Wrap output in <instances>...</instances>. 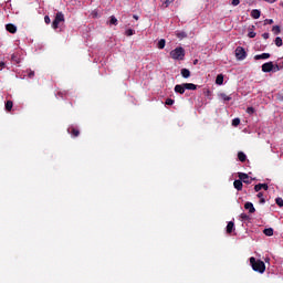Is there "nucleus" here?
<instances>
[{"instance_id": "1", "label": "nucleus", "mask_w": 283, "mask_h": 283, "mask_svg": "<svg viewBox=\"0 0 283 283\" xmlns=\"http://www.w3.org/2000/svg\"><path fill=\"white\" fill-rule=\"evenodd\" d=\"M250 264L256 273H264L266 271V264L262 260H256L255 256L250 258Z\"/></svg>"}, {"instance_id": "2", "label": "nucleus", "mask_w": 283, "mask_h": 283, "mask_svg": "<svg viewBox=\"0 0 283 283\" xmlns=\"http://www.w3.org/2000/svg\"><path fill=\"white\" fill-rule=\"evenodd\" d=\"M170 56L175 61H185V49L182 46H178L170 51Z\"/></svg>"}, {"instance_id": "3", "label": "nucleus", "mask_w": 283, "mask_h": 283, "mask_svg": "<svg viewBox=\"0 0 283 283\" xmlns=\"http://www.w3.org/2000/svg\"><path fill=\"white\" fill-rule=\"evenodd\" d=\"M61 23H65V14H63V12L59 11L56 14H55V18L52 22V28L54 30H59V25H61Z\"/></svg>"}, {"instance_id": "4", "label": "nucleus", "mask_w": 283, "mask_h": 283, "mask_svg": "<svg viewBox=\"0 0 283 283\" xmlns=\"http://www.w3.org/2000/svg\"><path fill=\"white\" fill-rule=\"evenodd\" d=\"M235 59L238 61H244V59H247V51L244 50V48L238 46L235 49Z\"/></svg>"}, {"instance_id": "5", "label": "nucleus", "mask_w": 283, "mask_h": 283, "mask_svg": "<svg viewBox=\"0 0 283 283\" xmlns=\"http://www.w3.org/2000/svg\"><path fill=\"white\" fill-rule=\"evenodd\" d=\"M238 178L245 185H251L253 182V178L249 177L247 172H238Z\"/></svg>"}, {"instance_id": "6", "label": "nucleus", "mask_w": 283, "mask_h": 283, "mask_svg": "<svg viewBox=\"0 0 283 283\" xmlns=\"http://www.w3.org/2000/svg\"><path fill=\"white\" fill-rule=\"evenodd\" d=\"M274 65L273 62H266L262 65V72L269 73L273 72Z\"/></svg>"}, {"instance_id": "7", "label": "nucleus", "mask_w": 283, "mask_h": 283, "mask_svg": "<svg viewBox=\"0 0 283 283\" xmlns=\"http://www.w3.org/2000/svg\"><path fill=\"white\" fill-rule=\"evenodd\" d=\"M67 132L71 134L72 138H78V136H81V132L77 128L70 127Z\"/></svg>"}, {"instance_id": "8", "label": "nucleus", "mask_w": 283, "mask_h": 283, "mask_svg": "<svg viewBox=\"0 0 283 283\" xmlns=\"http://www.w3.org/2000/svg\"><path fill=\"white\" fill-rule=\"evenodd\" d=\"M264 189V191H269V185L266 184H258L254 186V191L260 192Z\"/></svg>"}, {"instance_id": "9", "label": "nucleus", "mask_w": 283, "mask_h": 283, "mask_svg": "<svg viewBox=\"0 0 283 283\" xmlns=\"http://www.w3.org/2000/svg\"><path fill=\"white\" fill-rule=\"evenodd\" d=\"M7 32H10V34H17V25L9 23L6 25Z\"/></svg>"}, {"instance_id": "10", "label": "nucleus", "mask_w": 283, "mask_h": 283, "mask_svg": "<svg viewBox=\"0 0 283 283\" xmlns=\"http://www.w3.org/2000/svg\"><path fill=\"white\" fill-rule=\"evenodd\" d=\"M266 59H271L270 53H262V54H258L254 56L255 61H262V60H266Z\"/></svg>"}, {"instance_id": "11", "label": "nucleus", "mask_w": 283, "mask_h": 283, "mask_svg": "<svg viewBox=\"0 0 283 283\" xmlns=\"http://www.w3.org/2000/svg\"><path fill=\"white\" fill-rule=\"evenodd\" d=\"M242 182L243 181L240 179L234 180L233 187H234V189H237V191H242V187H244V185Z\"/></svg>"}, {"instance_id": "12", "label": "nucleus", "mask_w": 283, "mask_h": 283, "mask_svg": "<svg viewBox=\"0 0 283 283\" xmlns=\"http://www.w3.org/2000/svg\"><path fill=\"white\" fill-rule=\"evenodd\" d=\"M185 90H186L185 84H177L175 86V92L177 94H185Z\"/></svg>"}, {"instance_id": "13", "label": "nucleus", "mask_w": 283, "mask_h": 283, "mask_svg": "<svg viewBox=\"0 0 283 283\" xmlns=\"http://www.w3.org/2000/svg\"><path fill=\"white\" fill-rule=\"evenodd\" d=\"M244 209H247L249 211V213H255V207H253V203H251L249 201L245 202Z\"/></svg>"}, {"instance_id": "14", "label": "nucleus", "mask_w": 283, "mask_h": 283, "mask_svg": "<svg viewBox=\"0 0 283 283\" xmlns=\"http://www.w3.org/2000/svg\"><path fill=\"white\" fill-rule=\"evenodd\" d=\"M233 229H235V223H233V221H229L227 226V233H233Z\"/></svg>"}, {"instance_id": "15", "label": "nucleus", "mask_w": 283, "mask_h": 283, "mask_svg": "<svg viewBox=\"0 0 283 283\" xmlns=\"http://www.w3.org/2000/svg\"><path fill=\"white\" fill-rule=\"evenodd\" d=\"M181 76L182 78H189V76H191V71L188 69H181Z\"/></svg>"}, {"instance_id": "16", "label": "nucleus", "mask_w": 283, "mask_h": 283, "mask_svg": "<svg viewBox=\"0 0 283 283\" xmlns=\"http://www.w3.org/2000/svg\"><path fill=\"white\" fill-rule=\"evenodd\" d=\"M184 86L186 87V90H198V85L193 84V83H184Z\"/></svg>"}, {"instance_id": "17", "label": "nucleus", "mask_w": 283, "mask_h": 283, "mask_svg": "<svg viewBox=\"0 0 283 283\" xmlns=\"http://www.w3.org/2000/svg\"><path fill=\"white\" fill-rule=\"evenodd\" d=\"M238 159L240 160V163H247V154H244L243 151H239Z\"/></svg>"}, {"instance_id": "18", "label": "nucleus", "mask_w": 283, "mask_h": 283, "mask_svg": "<svg viewBox=\"0 0 283 283\" xmlns=\"http://www.w3.org/2000/svg\"><path fill=\"white\" fill-rule=\"evenodd\" d=\"M260 14H261V12H260V10H258V9H253V10L251 11V17H252V19H260Z\"/></svg>"}, {"instance_id": "19", "label": "nucleus", "mask_w": 283, "mask_h": 283, "mask_svg": "<svg viewBox=\"0 0 283 283\" xmlns=\"http://www.w3.org/2000/svg\"><path fill=\"white\" fill-rule=\"evenodd\" d=\"M222 83H224V75H222V74L217 75L216 84L222 85Z\"/></svg>"}, {"instance_id": "20", "label": "nucleus", "mask_w": 283, "mask_h": 283, "mask_svg": "<svg viewBox=\"0 0 283 283\" xmlns=\"http://www.w3.org/2000/svg\"><path fill=\"white\" fill-rule=\"evenodd\" d=\"M12 107H14V103H12V101H7L6 102V111L7 112H12Z\"/></svg>"}, {"instance_id": "21", "label": "nucleus", "mask_w": 283, "mask_h": 283, "mask_svg": "<svg viewBox=\"0 0 283 283\" xmlns=\"http://www.w3.org/2000/svg\"><path fill=\"white\" fill-rule=\"evenodd\" d=\"M167 41H165V39H161L158 44H157V48L159 50H165V45H166Z\"/></svg>"}, {"instance_id": "22", "label": "nucleus", "mask_w": 283, "mask_h": 283, "mask_svg": "<svg viewBox=\"0 0 283 283\" xmlns=\"http://www.w3.org/2000/svg\"><path fill=\"white\" fill-rule=\"evenodd\" d=\"M264 235H268L269 238H271V235H273V228H266L263 230Z\"/></svg>"}, {"instance_id": "23", "label": "nucleus", "mask_w": 283, "mask_h": 283, "mask_svg": "<svg viewBox=\"0 0 283 283\" xmlns=\"http://www.w3.org/2000/svg\"><path fill=\"white\" fill-rule=\"evenodd\" d=\"M272 32H273V34L277 35V34H280V32H282V29L280 28V25H274L272 28Z\"/></svg>"}, {"instance_id": "24", "label": "nucleus", "mask_w": 283, "mask_h": 283, "mask_svg": "<svg viewBox=\"0 0 283 283\" xmlns=\"http://www.w3.org/2000/svg\"><path fill=\"white\" fill-rule=\"evenodd\" d=\"M176 36L177 39H187V32L185 31L177 32Z\"/></svg>"}, {"instance_id": "25", "label": "nucleus", "mask_w": 283, "mask_h": 283, "mask_svg": "<svg viewBox=\"0 0 283 283\" xmlns=\"http://www.w3.org/2000/svg\"><path fill=\"white\" fill-rule=\"evenodd\" d=\"M274 43H275L276 48H282V45H283L282 38H280V36L275 38Z\"/></svg>"}, {"instance_id": "26", "label": "nucleus", "mask_w": 283, "mask_h": 283, "mask_svg": "<svg viewBox=\"0 0 283 283\" xmlns=\"http://www.w3.org/2000/svg\"><path fill=\"white\" fill-rule=\"evenodd\" d=\"M11 61L17 64L21 63V59L17 54L11 55Z\"/></svg>"}, {"instance_id": "27", "label": "nucleus", "mask_w": 283, "mask_h": 283, "mask_svg": "<svg viewBox=\"0 0 283 283\" xmlns=\"http://www.w3.org/2000/svg\"><path fill=\"white\" fill-rule=\"evenodd\" d=\"M109 23H111V25H118V19H116V17L112 15Z\"/></svg>"}, {"instance_id": "28", "label": "nucleus", "mask_w": 283, "mask_h": 283, "mask_svg": "<svg viewBox=\"0 0 283 283\" xmlns=\"http://www.w3.org/2000/svg\"><path fill=\"white\" fill-rule=\"evenodd\" d=\"M220 96H221L222 101H231V96H229L224 93H221Z\"/></svg>"}, {"instance_id": "29", "label": "nucleus", "mask_w": 283, "mask_h": 283, "mask_svg": "<svg viewBox=\"0 0 283 283\" xmlns=\"http://www.w3.org/2000/svg\"><path fill=\"white\" fill-rule=\"evenodd\" d=\"M275 203L277 205V207H283V199L280 198V197H277V198L275 199Z\"/></svg>"}, {"instance_id": "30", "label": "nucleus", "mask_w": 283, "mask_h": 283, "mask_svg": "<svg viewBox=\"0 0 283 283\" xmlns=\"http://www.w3.org/2000/svg\"><path fill=\"white\" fill-rule=\"evenodd\" d=\"M125 34H126V36H134V30L133 29H127Z\"/></svg>"}, {"instance_id": "31", "label": "nucleus", "mask_w": 283, "mask_h": 283, "mask_svg": "<svg viewBox=\"0 0 283 283\" xmlns=\"http://www.w3.org/2000/svg\"><path fill=\"white\" fill-rule=\"evenodd\" d=\"M238 125H240V118L232 119V126L238 127Z\"/></svg>"}, {"instance_id": "32", "label": "nucleus", "mask_w": 283, "mask_h": 283, "mask_svg": "<svg viewBox=\"0 0 283 283\" xmlns=\"http://www.w3.org/2000/svg\"><path fill=\"white\" fill-rule=\"evenodd\" d=\"M264 25H273V19H265Z\"/></svg>"}, {"instance_id": "33", "label": "nucleus", "mask_w": 283, "mask_h": 283, "mask_svg": "<svg viewBox=\"0 0 283 283\" xmlns=\"http://www.w3.org/2000/svg\"><path fill=\"white\" fill-rule=\"evenodd\" d=\"M44 22L46 23V25H50V23H52V20L50 19V15L44 17Z\"/></svg>"}, {"instance_id": "34", "label": "nucleus", "mask_w": 283, "mask_h": 283, "mask_svg": "<svg viewBox=\"0 0 283 283\" xmlns=\"http://www.w3.org/2000/svg\"><path fill=\"white\" fill-rule=\"evenodd\" d=\"M247 114H255V108H253V107H248L247 108Z\"/></svg>"}, {"instance_id": "35", "label": "nucleus", "mask_w": 283, "mask_h": 283, "mask_svg": "<svg viewBox=\"0 0 283 283\" xmlns=\"http://www.w3.org/2000/svg\"><path fill=\"white\" fill-rule=\"evenodd\" d=\"M248 36H249L250 39H255V32L250 31V32L248 33Z\"/></svg>"}, {"instance_id": "36", "label": "nucleus", "mask_w": 283, "mask_h": 283, "mask_svg": "<svg viewBox=\"0 0 283 283\" xmlns=\"http://www.w3.org/2000/svg\"><path fill=\"white\" fill-rule=\"evenodd\" d=\"M174 99H171V98H167L166 99V105H174Z\"/></svg>"}, {"instance_id": "37", "label": "nucleus", "mask_w": 283, "mask_h": 283, "mask_svg": "<svg viewBox=\"0 0 283 283\" xmlns=\"http://www.w3.org/2000/svg\"><path fill=\"white\" fill-rule=\"evenodd\" d=\"M28 76L29 78H34V71H29Z\"/></svg>"}, {"instance_id": "38", "label": "nucleus", "mask_w": 283, "mask_h": 283, "mask_svg": "<svg viewBox=\"0 0 283 283\" xmlns=\"http://www.w3.org/2000/svg\"><path fill=\"white\" fill-rule=\"evenodd\" d=\"M170 3H174V0H166V1H165L166 8H168V6H169Z\"/></svg>"}, {"instance_id": "39", "label": "nucleus", "mask_w": 283, "mask_h": 283, "mask_svg": "<svg viewBox=\"0 0 283 283\" xmlns=\"http://www.w3.org/2000/svg\"><path fill=\"white\" fill-rule=\"evenodd\" d=\"M6 69V62H0V71Z\"/></svg>"}, {"instance_id": "40", "label": "nucleus", "mask_w": 283, "mask_h": 283, "mask_svg": "<svg viewBox=\"0 0 283 283\" xmlns=\"http://www.w3.org/2000/svg\"><path fill=\"white\" fill-rule=\"evenodd\" d=\"M232 6H240V0H232Z\"/></svg>"}, {"instance_id": "41", "label": "nucleus", "mask_w": 283, "mask_h": 283, "mask_svg": "<svg viewBox=\"0 0 283 283\" xmlns=\"http://www.w3.org/2000/svg\"><path fill=\"white\" fill-rule=\"evenodd\" d=\"M272 72H280V66L276 64V65L274 66V69L272 70Z\"/></svg>"}, {"instance_id": "42", "label": "nucleus", "mask_w": 283, "mask_h": 283, "mask_svg": "<svg viewBox=\"0 0 283 283\" xmlns=\"http://www.w3.org/2000/svg\"><path fill=\"white\" fill-rule=\"evenodd\" d=\"M241 218H242V220H249V216L244 214V213L241 214Z\"/></svg>"}, {"instance_id": "43", "label": "nucleus", "mask_w": 283, "mask_h": 283, "mask_svg": "<svg viewBox=\"0 0 283 283\" xmlns=\"http://www.w3.org/2000/svg\"><path fill=\"white\" fill-rule=\"evenodd\" d=\"M256 197L260 198V199H261V198H264V192H259V193L256 195Z\"/></svg>"}, {"instance_id": "44", "label": "nucleus", "mask_w": 283, "mask_h": 283, "mask_svg": "<svg viewBox=\"0 0 283 283\" xmlns=\"http://www.w3.org/2000/svg\"><path fill=\"white\" fill-rule=\"evenodd\" d=\"M262 36H263V39L266 40V39H269L270 34L269 33H263Z\"/></svg>"}, {"instance_id": "45", "label": "nucleus", "mask_w": 283, "mask_h": 283, "mask_svg": "<svg viewBox=\"0 0 283 283\" xmlns=\"http://www.w3.org/2000/svg\"><path fill=\"white\" fill-rule=\"evenodd\" d=\"M264 202H266V200H265L264 197H263V198L260 199V203H261V205H264Z\"/></svg>"}, {"instance_id": "46", "label": "nucleus", "mask_w": 283, "mask_h": 283, "mask_svg": "<svg viewBox=\"0 0 283 283\" xmlns=\"http://www.w3.org/2000/svg\"><path fill=\"white\" fill-rule=\"evenodd\" d=\"M268 3H275L276 0H265Z\"/></svg>"}, {"instance_id": "47", "label": "nucleus", "mask_w": 283, "mask_h": 283, "mask_svg": "<svg viewBox=\"0 0 283 283\" xmlns=\"http://www.w3.org/2000/svg\"><path fill=\"white\" fill-rule=\"evenodd\" d=\"M133 18L138 21V15L134 14Z\"/></svg>"}, {"instance_id": "48", "label": "nucleus", "mask_w": 283, "mask_h": 283, "mask_svg": "<svg viewBox=\"0 0 283 283\" xmlns=\"http://www.w3.org/2000/svg\"><path fill=\"white\" fill-rule=\"evenodd\" d=\"M265 262H271V259L270 258H265Z\"/></svg>"}]
</instances>
